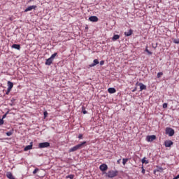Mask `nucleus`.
Instances as JSON below:
<instances>
[{
    "mask_svg": "<svg viewBox=\"0 0 179 179\" xmlns=\"http://www.w3.org/2000/svg\"><path fill=\"white\" fill-rule=\"evenodd\" d=\"M13 134V131H9L6 132L7 136H11V135Z\"/></svg>",
    "mask_w": 179,
    "mask_h": 179,
    "instance_id": "nucleus-28",
    "label": "nucleus"
},
{
    "mask_svg": "<svg viewBox=\"0 0 179 179\" xmlns=\"http://www.w3.org/2000/svg\"><path fill=\"white\" fill-rule=\"evenodd\" d=\"M167 106H168V103H163L162 107H163V108H167Z\"/></svg>",
    "mask_w": 179,
    "mask_h": 179,
    "instance_id": "nucleus-33",
    "label": "nucleus"
},
{
    "mask_svg": "<svg viewBox=\"0 0 179 179\" xmlns=\"http://www.w3.org/2000/svg\"><path fill=\"white\" fill-rule=\"evenodd\" d=\"M129 160V159L128 158H123L122 159V164L123 166H125V164H127V162Z\"/></svg>",
    "mask_w": 179,
    "mask_h": 179,
    "instance_id": "nucleus-22",
    "label": "nucleus"
},
{
    "mask_svg": "<svg viewBox=\"0 0 179 179\" xmlns=\"http://www.w3.org/2000/svg\"><path fill=\"white\" fill-rule=\"evenodd\" d=\"M138 86L140 87V92H142V90H146L147 89V87L145 85H144L143 83H140L138 84Z\"/></svg>",
    "mask_w": 179,
    "mask_h": 179,
    "instance_id": "nucleus-12",
    "label": "nucleus"
},
{
    "mask_svg": "<svg viewBox=\"0 0 179 179\" xmlns=\"http://www.w3.org/2000/svg\"><path fill=\"white\" fill-rule=\"evenodd\" d=\"M16 101V99L15 98H12L10 99V102L9 103V105L11 106V107H13V106H15L16 103H15Z\"/></svg>",
    "mask_w": 179,
    "mask_h": 179,
    "instance_id": "nucleus-17",
    "label": "nucleus"
},
{
    "mask_svg": "<svg viewBox=\"0 0 179 179\" xmlns=\"http://www.w3.org/2000/svg\"><path fill=\"white\" fill-rule=\"evenodd\" d=\"M162 76H163V72H159L157 73V78H162Z\"/></svg>",
    "mask_w": 179,
    "mask_h": 179,
    "instance_id": "nucleus-30",
    "label": "nucleus"
},
{
    "mask_svg": "<svg viewBox=\"0 0 179 179\" xmlns=\"http://www.w3.org/2000/svg\"><path fill=\"white\" fill-rule=\"evenodd\" d=\"M120 162H121V159H118V160L117 161V164H120Z\"/></svg>",
    "mask_w": 179,
    "mask_h": 179,
    "instance_id": "nucleus-43",
    "label": "nucleus"
},
{
    "mask_svg": "<svg viewBox=\"0 0 179 179\" xmlns=\"http://www.w3.org/2000/svg\"><path fill=\"white\" fill-rule=\"evenodd\" d=\"M31 149H33V142H31L29 145H27L24 150V152H27V150H31Z\"/></svg>",
    "mask_w": 179,
    "mask_h": 179,
    "instance_id": "nucleus-10",
    "label": "nucleus"
},
{
    "mask_svg": "<svg viewBox=\"0 0 179 179\" xmlns=\"http://www.w3.org/2000/svg\"><path fill=\"white\" fill-rule=\"evenodd\" d=\"M132 33H134V30L129 29L127 32H124V36L129 37V36H132Z\"/></svg>",
    "mask_w": 179,
    "mask_h": 179,
    "instance_id": "nucleus-15",
    "label": "nucleus"
},
{
    "mask_svg": "<svg viewBox=\"0 0 179 179\" xmlns=\"http://www.w3.org/2000/svg\"><path fill=\"white\" fill-rule=\"evenodd\" d=\"M82 113L83 114H87V112L86 109L84 108V106L82 107Z\"/></svg>",
    "mask_w": 179,
    "mask_h": 179,
    "instance_id": "nucleus-27",
    "label": "nucleus"
},
{
    "mask_svg": "<svg viewBox=\"0 0 179 179\" xmlns=\"http://www.w3.org/2000/svg\"><path fill=\"white\" fill-rule=\"evenodd\" d=\"M11 48H14L15 50H20V44H13Z\"/></svg>",
    "mask_w": 179,
    "mask_h": 179,
    "instance_id": "nucleus-16",
    "label": "nucleus"
},
{
    "mask_svg": "<svg viewBox=\"0 0 179 179\" xmlns=\"http://www.w3.org/2000/svg\"><path fill=\"white\" fill-rule=\"evenodd\" d=\"M43 115L45 118L47 117V116L48 115V113L47 111L43 112Z\"/></svg>",
    "mask_w": 179,
    "mask_h": 179,
    "instance_id": "nucleus-34",
    "label": "nucleus"
},
{
    "mask_svg": "<svg viewBox=\"0 0 179 179\" xmlns=\"http://www.w3.org/2000/svg\"><path fill=\"white\" fill-rule=\"evenodd\" d=\"M159 170H163V168H162V167H159Z\"/></svg>",
    "mask_w": 179,
    "mask_h": 179,
    "instance_id": "nucleus-46",
    "label": "nucleus"
},
{
    "mask_svg": "<svg viewBox=\"0 0 179 179\" xmlns=\"http://www.w3.org/2000/svg\"><path fill=\"white\" fill-rule=\"evenodd\" d=\"M6 114L5 113L3 116H2V118L1 120H4V118H6Z\"/></svg>",
    "mask_w": 179,
    "mask_h": 179,
    "instance_id": "nucleus-40",
    "label": "nucleus"
},
{
    "mask_svg": "<svg viewBox=\"0 0 179 179\" xmlns=\"http://www.w3.org/2000/svg\"><path fill=\"white\" fill-rule=\"evenodd\" d=\"M118 38H120V35L115 34L112 38V40H113V41H115L118 40Z\"/></svg>",
    "mask_w": 179,
    "mask_h": 179,
    "instance_id": "nucleus-21",
    "label": "nucleus"
},
{
    "mask_svg": "<svg viewBox=\"0 0 179 179\" xmlns=\"http://www.w3.org/2000/svg\"><path fill=\"white\" fill-rule=\"evenodd\" d=\"M164 145L166 148H171V146H173V145H174V143L171 140H168L164 141Z\"/></svg>",
    "mask_w": 179,
    "mask_h": 179,
    "instance_id": "nucleus-6",
    "label": "nucleus"
},
{
    "mask_svg": "<svg viewBox=\"0 0 179 179\" xmlns=\"http://www.w3.org/2000/svg\"><path fill=\"white\" fill-rule=\"evenodd\" d=\"M6 177L8 179H13L14 178L13 175L12 174V172H7L6 173Z\"/></svg>",
    "mask_w": 179,
    "mask_h": 179,
    "instance_id": "nucleus-19",
    "label": "nucleus"
},
{
    "mask_svg": "<svg viewBox=\"0 0 179 179\" xmlns=\"http://www.w3.org/2000/svg\"><path fill=\"white\" fill-rule=\"evenodd\" d=\"M88 20L92 22H99V17H97L96 15H92L89 17Z\"/></svg>",
    "mask_w": 179,
    "mask_h": 179,
    "instance_id": "nucleus-5",
    "label": "nucleus"
},
{
    "mask_svg": "<svg viewBox=\"0 0 179 179\" xmlns=\"http://www.w3.org/2000/svg\"><path fill=\"white\" fill-rule=\"evenodd\" d=\"M118 176V171H109L107 173V177L108 178H114V177H117Z\"/></svg>",
    "mask_w": 179,
    "mask_h": 179,
    "instance_id": "nucleus-1",
    "label": "nucleus"
},
{
    "mask_svg": "<svg viewBox=\"0 0 179 179\" xmlns=\"http://www.w3.org/2000/svg\"><path fill=\"white\" fill-rule=\"evenodd\" d=\"M139 83H141L137 82V83H136V86H139Z\"/></svg>",
    "mask_w": 179,
    "mask_h": 179,
    "instance_id": "nucleus-44",
    "label": "nucleus"
},
{
    "mask_svg": "<svg viewBox=\"0 0 179 179\" xmlns=\"http://www.w3.org/2000/svg\"><path fill=\"white\" fill-rule=\"evenodd\" d=\"M7 85L8 86V88L13 89V83L10 82V81H8Z\"/></svg>",
    "mask_w": 179,
    "mask_h": 179,
    "instance_id": "nucleus-20",
    "label": "nucleus"
},
{
    "mask_svg": "<svg viewBox=\"0 0 179 179\" xmlns=\"http://www.w3.org/2000/svg\"><path fill=\"white\" fill-rule=\"evenodd\" d=\"M84 145H86V141H83L81 143H79L78 146H80V148L82 149V148H83Z\"/></svg>",
    "mask_w": 179,
    "mask_h": 179,
    "instance_id": "nucleus-25",
    "label": "nucleus"
},
{
    "mask_svg": "<svg viewBox=\"0 0 179 179\" xmlns=\"http://www.w3.org/2000/svg\"><path fill=\"white\" fill-rule=\"evenodd\" d=\"M12 90V89H7V91L6 92V94H9V93H10V91Z\"/></svg>",
    "mask_w": 179,
    "mask_h": 179,
    "instance_id": "nucleus-31",
    "label": "nucleus"
},
{
    "mask_svg": "<svg viewBox=\"0 0 179 179\" xmlns=\"http://www.w3.org/2000/svg\"><path fill=\"white\" fill-rule=\"evenodd\" d=\"M30 1H33V0H30Z\"/></svg>",
    "mask_w": 179,
    "mask_h": 179,
    "instance_id": "nucleus-47",
    "label": "nucleus"
},
{
    "mask_svg": "<svg viewBox=\"0 0 179 179\" xmlns=\"http://www.w3.org/2000/svg\"><path fill=\"white\" fill-rule=\"evenodd\" d=\"M57 54H58V53L55 52L54 54H52V55L50 56V58L54 61V58H55V57H57Z\"/></svg>",
    "mask_w": 179,
    "mask_h": 179,
    "instance_id": "nucleus-24",
    "label": "nucleus"
},
{
    "mask_svg": "<svg viewBox=\"0 0 179 179\" xmlns=\"http://www.w3.org/2000/svg\"><path fill=\"white\" fill-rule=\"evenodd\" d=\"M37 171H38V168H36L34 171H33V174H36Z\"/></svg>",
    "mask_w": 179,
    "mask_h": 179,
    "instance_id": "nucleus-32",
    "label": "nucleus"
},
{
    "mask_svg": "<svg viewBox=\"0 0 179 179\" xmlns=\"http://www.w3.org/2000/svg\"><path fill=\"white\" fill-rule=\"evenodd\" d=\"M0 125H3V120L0 118Z\"/></svg>",
    "mask_w": 179,
    "mask_h": 179,
    "instance_id": "nucleus-38",
    "label": "nucleus"
},
{
    "mask_svg": "<svg viewBox=\"0 0 179 179\" xmlns=\"http://www.w3.org/2000/svg\"><path fill=\"white\" fill-rule=\"evenodd\" d=\"M36 8H37V6H29L24 10V12H30V10H33Z\"/></svg>",
    "mask_w": 179,
    "mask_h": 179,
    "instance_id": "nucleus-11",
    "label": "nucleus"
},
{
    "mask_svg": "<svg viewBox=\"0 0 179 179\" xmlns=\"http://www.w3.org/2000/svg\"><path fill=\"white\" fill-rule=\"evenodd\" d=\"M85 30H89V26L88 25H85Z\"/></svg>",
    "mask_w": 179,
    "mask_h": 179,
    "instance_id": "nucleus-41",
    "label": "nucleus"
},
{
    "mask_svg": "<svg viewBox=\"0 0 179 179\" xmlns=\"http://www.w3.org/2000/svg\"><path fill=\"white\" fill-rule=\"evenodd\" d=\"M108 166H107V164H102L99 166V169L101 170V171H106L108 170Z\"/></svg>",
    "mask_w": 179,
    "mask_h": 179,
    "instance_id": "nucleus-8",
    "label": "nucleus"
},
{
    "mask_svg": "<svg viewBox=\"0 0 179 179\" xmlns=\"http://www.w3.org/2000/svg\"><path fill=\"white\" fill-rule=\"evenodd\" d=\"M74 177H75V175H73V174H70V175L66 176V178L73 179Z\"/></svg>",
    "mask_w": 179,
    "mask_h": 179,
    "instance_id": "nucleus-26",
    "label": "nucleus"
},
{
    "mask_svg": "<svg viewBox=\"0 0 179 179\" xmlns=\"http://www.w3.org/2000/svg\"><path fill=\"white\" fill-rule=\"evenodd\" d=\"M155 139H156V136L155 135L148 136L146 137V141L148 142H153V141H155Z\"/></svg>",
    "mask_w": 179,
    "mask_h": 179,
    "instance_id": "nucleus-9",
    "label": "nucleus"
},
{
    "mask_svg": "<svg viewBox=\"0 0 179 179\" xmlns=\"http://www.w3.org/2000/svg\"><path fill=\"white\" fill-rule=\"evenodd\" d=\"M54 60L51 58H48L46 59L45 62V65H48V66H50V65H51V64H52V62Z\"/></svg>",
    "mask_w": 179,
    "mask_h": 179,
    "instance_id": "nucleus-13",
    "label": "nucleus"
},
{
    "mask_svg": "<svg viewBox=\"0 0 179 179\" xmlns=\"http://www.w3.org/2000/svg\"><path fill=\"white\" fill-rule=\"evenodd\" d=\"M137 89H138V88H137L136 87H135L131 90V92H136Z\"/></svg>",
    "mask_w": 179,
    "mask_h": 179,
    "instance_id": "nucleus-39",
    "label": "nucleus"
},
{
    "mask_svg": "<svg viewBox=\"0 0 179 179\" xmlns=\"http://www.w3.org/2000/svg\"><path fill=\"white\" fill-rule=\"evenodd\" d=\"M79 149H81L80 145L78 144L73 147H72L71 148H70L69 150V153L72 152H76V150H79Z\"/></svg>",
    "mask_w": 179,
    "mask_h": 179,
    "instance_id": "nucleus-4",
    "label": "nucleus"
},
{
    "mask_svg": "<svg viewBox=\"0 0 179 179\" xmlns=\"http://www.w3.org/2000/svg\"><path fill=\"white\" fill-rule=\"evenodd\" d=\"M99 64H100V62H99V59H94L93 62L89 65V68H93L96 66V65H99Z\"/></svg>",
    "mask_w": 179,
    "mask_h": 179,
    "instance_id": "nucleus-7",
    "label": "nucleus"
},
{
    "mask_svg": "<svg viewBox=\"0 0 179 179\" xmlns=\"http://www.w3.org/2000/svg\"><path fill=\"white\" fill-rule=\"evenodd\" d=\"M173 179H179V174L178 176H176V177H174Z\"/></svg>",
    "mask_w": 179,
    "mask_h": 179,
    "instance_id": "nucleus-42",
    "label": "nucleus"
},
{
    "mask_svg": "<svg viewBox=\"0 0 179 179\" xmlns=\"http://www.w3.org/2000/svg\"><path fill=\"white\" fill-rule=\"evenodd\" d=\"M166 134L169 135V136H173L174 134H176V131H174V129L171 127H166Z\"/></svg>",
    "mask_w": 179,
    "mask_h": 179,
    "instance_id": "nucleus-2",
    "label": "nucleus"
},
{
    "mask_svg": "<svg viewBox=\"0 0 179 179\" xmlns=\"http://www.w3.org/2000/svg\"><path fill=\"white\" fill-rule=\"evenodd\" d=\"M5 114H6V115H8V114H9V111H7Z\"/></svg>",
    "mask_w": 179,
    "mask_h": 179,
    "instance_id": "nucleus-45",
    "label": "nucleus"
},
{
    "mask_svg": "<svg viewBox=\"0 0 179 179\" xmlns=\"http://www.w3.org/2000/svg\"><path fill=\"white\" fill-rule=\"evenodd\" d=\"M141 173H142V174H145V173H146V170H145V169H143V166H142Z\"/></svg>",
    "mask_w": 179,
    "mask_h": 179,
    "instance_id": "nucleus-35",
    "label": "nucleus"
},
{
    "mask_svg": "<svg viewBox=\"0 0 179 179\" xmlns=\"http://www.w3.org/2000/svg\"><path fill=\"white\" fill-rule=\"evenodd\" d=\"M145 52L148 53V55H152V52H150L148 49V46L145 47Z\"/></svg>",
    "mask_w": 179,
    "mask_h": 179,
    "instance_id": "nucleus-23",
    "label": "nucleus"
},
{
    "mask_svg": "<svg viewBox=\"0 0 179 179\" xmlns=\"http://www.w3.org/2000/svg\"><path fill=\"white\" fill-rule=\"evenodd\" d=\"M108 92L110 94H113L115 93V92H117V90H115V88H114V87H109L108 89Z\"/></svg>",
    "mask_w": 179,
    "mask_h": 179,
    "instance_id": "nucleus-14",
    "label": "nucleus"
},
{
    "mask_svg": "<svg viewBox=\"0 0 179 179\" xmlns=\"http://www.w3.org/2000/svg\"><path fill=\"white\" fill-rule=\"evenodd\" d=\"M50 144L49 142H43V143H40L38 144V148L39 149H44L45 148H50Z\"/></svg>",
    "mask_w": 179,
    "mask_h": 179,
    "instance_id": "nucleus-3",
    "label": "nucleus"
},
{
    "mask_svg": "<svg viewBox=\"0 0 179 179\" xmlns=\"http://www.w3.org/2000/svg\"><path fill=\"white\" fill-rule=\"evenodd\" d=\"M99 64L101 65V66H103V65H104V60H101V61L99 62Z\"/></svg>",
    "mask_w": 179,
    "mask_h": 179,
    "instance_id": "nucleus-36",
    "label": "nucleus"
},
{
    "mask_svg": "<svg viewBox=\"0 0 179 179\" xmlns=\"http://www.w3.org/2000/svg\"><path fill=\"white\" fill-rule=\"evenodd\" d=\"M141 163L143 164H149V160H146V157H144L141 160Z\"/></svg>",
    "mask_w": 179,
    "mask_h": 179,
    "instance_id": "nucleus-18",
    "label": "nucleus"
},
{
    "mask_svg": "<svg viewBox=\"0 0 179 179\" xmlns=\"http://www.w3.org/2000/svg\"><path fill=\"white\" fill-rule=\"evenodd\" d=\"M174 44H179V38L173 39Z\"/></svg>",
    "mask_w": 179,
    "mask_h": 179,
    "instance_id": "nucleus-29",
    "label": "nucleus"
},
{
    "mask_svg": "<svg viewBox=\"0 0 179 179\" xmlns=\"http://www.w3.org/2000/svg\"><path fill=\"white\" fill-rule=\"evenodd\" d=\"M78 138L79 139H83V134H79Z\"/></svg>",
    "mask_w": 179,
    "mask_h": 179,
    "instance_id": "nucleus-37",
    "label": "nucleus"
}]
</instances>
